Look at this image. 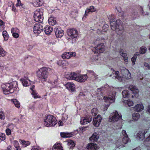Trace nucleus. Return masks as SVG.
Returning a JSON list of instances; mask_svg holds the SVG:
<instances>
[{"label": "nucleus", "mask_w": 150, "mask_h": 150, "mask_svg": "<svg viewBox=\"0 0 150 150\" xmlns=\"http://www.w3.org/2000/svg\"><path fill=\"white\" fill-rule=\"evenodd\" d=\"M110 24L112 30H115L116 33L121 35L123 31V28L121 25V21L120 20H116L113 15L109 16Z\"/></svg>", "instance_id": "nucleus-1"}, {"label": "nucleus", "mask_w": 150, "mask_h": 150, "mask_svg": "<svg viewBox=\"0 0 150 150\" xmlns=\"http://www.w3.org/2000/svg\"><path fill=\"white\" fill-rule=\"evenodd\" d=\"M105 87H102L100 88H98L96 91V95L97 97H100V98H98L99 100H101L103 98L105 102L107 103H112L114 102L115 100V97L116 94V92L113 91L112 92L109 93L108 97L104 96L103 94V91L105 90Z\"/></svg>", "instance_id": "nucleus-2"}, {"label": "nucleus", "mask_w": 150, "mask_h": 150, "mask_svg": "<svg viewBox=\"0 0 150 150\" xmlns=\"http://www.w3.org/2000/svg\"><path fill=\"white\" fill-rule=\"evenodd\" d=\"M4 93L5 94H8L9 93H13L18 87L17 83L13 81L10 83L4 84L1 85Z\"/></svg>", "instance_id": "nucleus-3"}, {"label": "nucleus", "mask_w": 150, "mask_h": 150, "mask_svg": "<svg viewBox=\"0 0 150 150\" xmlns=\"http://www.w3.org/2000/svg\"><path fill=\"white\" fill-rule=\"evenodd\" d=\"M48 69L43 67L39 69L37 71V76L42 81H46L48 77Z\"/></svg>", "instance_id": "nucleus-4"}, {"label": "nucleus", "mask_w": 150, "mask_h": 150, "mask_svg": "<svg viewBox=\"0 0 150 150\" xmlns=\"http://www.w3.org/2000/svg\"><path fill=\"white\" fill-rule=\"evenodd\" d=\"M57 123L55 118L52 115H47L44 119V124L47 127L54 126Z\"/></svg>", "instance_id": "nucleus-5"}, {"label": "nucleus", "mask_w": 150, "mask_h": 150, "mask_svg": "<svg viewBox=\"0 0 150 150\" xmlns=\"http://www.w3.org/2000/svg\"><path fill=\"white\" fill-rule=\"evenodd\" d=\"M43 9L42 8L38 9L34 12V20L36 22L42 23L43 20Z\"/></svg>", "instance_id": "nucleus-6"}, {"label": "nucleus", "mask_w": 150, "mask_h": 150, "mask_svg": "<svg viewBox=\"0 0 150 150\" xmlns=\"http://www.w3.org/2000/svg\"><path fill=\"white\" fill-rule=\"evenodd\" d=\"M109 118L110 121L117 122L122 120V115L120 114H119L117 111H115L112 113Z\"/></svg>", "instance_id": "nucleus-7"}, {"label": "nucleus", "mask_w": 150, "mask_h": 150, "mask_svg": "<svg viewBox=\"0 0 150 150\" xmlns=\"http://www.w3.org/2000/svg\"><path fill=\"white\" fill-rule=\"evenodd\" d=\"M67 33L68 35L72 39L77 38L78 36V31L74 28L68 29L67 30Z\"/></svg>", "instance_id": "nucleus-8"}, {"label": "nucleus", "mask_w": 150, "mask_h": 150, "mask_svg": "<svg viewBox=\"0 0 150 150\" xmlns=\"http://www.w3.org/2000/svg\"><path fill=\"white\" fill-rule=\"evenodd\" d=\"M43 27L42 24L40 23L36 24L34 26V33L36 35H38L43 31Z\"/></svg>", "instance_id": "nucleus-9"}, {"label": "nucleus", "mask_w": 150, "mask_h": 150, "mask_svg": "<svg viewBox=\"0 0 150 150\" xmlns=\"http://www.w3.org/2000/svg\"><path fill=\"white\" fill-rule=\"evenodd\" d=\"M105 47L103 43H100L96 47L92 50L95 53H100L103 52L104 50Z\"/></svg>", "instance_id": "nucleus-10"}, {"label": "nucleus", "mask_w": 150, "mask_h": 150, "mask_svg": "<svg viewBox=\"0 0 150 150\" xmlns=\"http://www.w3.org/2000/svg\"><path fill=\"white\" fill-rule=\"evenodd\" d=\"M129 141V139L128 138V136H125L122 137V142L119 143L120 141L119 140L118 142H116V146L117 147L120 148L125 146L122 143L124 144H126Z\"/></svg>", "instance_id": "nucleus-11"}, {"label": "nucleus", "mask_w": 150, "mask_h": 150, "mask_svg": "<svg viewBox=\"0 0 150 150\" xmlns=\"http://www.w3.org/2000/svg\"><path fill=\"white\" fill-rule=\"evenodd\" d=\"M77 74L74 72L69 73L65 75V78L68 80H76Z\"/></svg>", "instance_id": "nucleus-12"}, {"label": "nucleus", "mask_w": 150, "mask_h": 150, "mask_svg": "<svg viewBox=\"0 0 150 150\" xmlns=\"http://www.w3.org/2000/svg\"><path fill=\"white\" fill-rule=\"evenodd\" d=\"M56 36L57 38H61L63 35V31L59 27L54 29Z\"/></svg>", "instance_id": "nucleus-13"}, {"label": "nucleus", "mask_w": 150, "mask_h": 150, "mask_svg": "<svg viewBox=\"0 0 150 150\" xmlns=\"http://www.w3.org/2000/svg\"><path fill=\"white\" fill-rule=\"evenodd\" d=\"M76 53L75 52H67L64 53L62 55L63 59H69L72 57L75 56Z\"/></svg>", "instance_id": "nucleus-14"}, {"label": "nucleus", "mask_w": 150, "mask_h": 150, "mask_svg": "<svg viewBox=\"0 0 150 150\" xmlns=\"http://www.w3.org/2000/svg\"><path fill=\"white\" fill-rule=\"evenodd\" d=\"M87 78L86 74L78 75L77 74L76 81L80 82H83L86 81Z\"/></svg>", "instance_id": "nucleus-15"}, {"label": "nucleus", "mask_w": 150, "mask_h": 150, "mask_svg": "<svg viewBox=\"0 0 150 150\" xmlns=\"http://www.w3.org/2000/svg\"><path fill=\"white\" fill-rule=\"evenodd\" d=\"M92 120L91 116H87L85 117H82L80 121L82 125H85L90 122Z\"/></svg>", "instance_id": "nucleus-16"}, {"label": "nucleus", "mask_w": 150, "mask_h": 150, "mask_svg": "<svg viewBox=\"0 0 150 150\" xmlns=\"http://www.w3.org/2000/svg\"><path fill=\"white\" fill-rule=\"evenodd\" d=\"M102 119V117L100 115H98L97 117L93 119V125L96 127H98L101 122Z\"/></svg>", "instance_id": "nucleus-17"}, {"label": "nucleus", "mask_w": 150, "mask_h": 150, "mask_svg": "<svg viewBox=\"0 0 150 150\" xmlns=\"http://www.w3.org/2000/svg\"><path fill=\"white\" fill-rule=\"evenodd\" d=\"M121 72L123 75H125V77L126 79H130L131 76L130 72L127 69L124 68H122L121 69Z\"/></svg>", "instance_id": "nucleus-18"}, {"label": "nucleus", "mask_w": 150, "mask_h": 150, "mask_svg": "<svg viewBox=\"0 0 150 150\" xmlns=\"http://www.w3.org/2000/svg\"><path fill=\"white\" fill-rule=\"evenodd\" d=\"M99 147L95 144L90 143L88 144L86 146V150H96Z\"/></svg>", "instance_id": "nucleus-19"}, {"label": "nucleus", "mask_w": 150, "mask_h": 150, "mask_svg": "<svg viewBox=\"0 0 150 150\" xmlns=\"http://www.w3.org/2000/svg\"><path fill=\"white\" fill-rule=\"evenodd\" d=\"M65 86L68 89L72 92L75 90V85L72 83H68L65 85Z\"/></svg>", "instance_id": "nucleus-20"}, {"label": "nucleus", "mask_w": 150, "mask_h": 150, "mask_svg": "<svg viewBox=\"0 0 150 150\" xmlns=\"http://www.w3.org/2000/svg\"><path fill=\"white\" fill-rule=\"evenodd\" d=\"M128 88L134 94H137L139 93L138 89L135 86L130 85L129 86Z\"/></svg>", "instance_id": "nucleus-21"}, {"label": "nucleus", "mask_w": 150, "mask_h": 150, "mask_svg": "<svg viewBox=\"0 0 150 150\" xmlns=\"http://www.w3.org/2000/svg\"><path fill=\"white\" fill-rule=\"evenodd\" d=\"M96 11L95 8L93 6H91L88 8L85 11V14L84 15L85 16H84L83 19L85 18V16H87L88 13L90 12H92Z\"/></svg>", "instance_id": "nucleus-22"}, {"label": "nucleus", "mask_w": 150, "mask_h": 150, "mask_svg": "<svg viewBox=\"0 0 150 150\" xmlns=\"http://www.w3.org/2000/svg\"><path fill=\"white\" fill-rule=\"evenodd\" d=\"M99 134L96 132L93 133L92 136L90 138V140L92 142H96L99 138Z\"/></svg>", "instance_id": "nucleus-23"}, {"label": "nucleus", "mask_w": 150, "mask_h": 150, "mask_svg": "<svg viewBox=\"0 0 150 150\" xmlns=\"http://www.w3.org/2000/svg\"><path fill=\"white\" fill-rule=\"evenodd\" d=\"M136 138L139 140H142L144 138V135L141 131H139L136 134Z\"/></svg>", "instance_id": "nucleus-24"}, {"label": "nucleus", "mask_w": 150, "mask_h": 150, "mask_svg": "<svg viewBox=\"0 0 150 150\" xmlns=\"http://www.w3.org/2000/svg\"><path fill=\"white\" fill-rule=\"evenodd\" d=\"M60 135L63 138H68L73 136V133L61 132Z\"/></svg>", "instance_id": "nucleus-25"}, {"label": "nucleus", "mask_w": 150, "mask_h": 150, "mask_svg": "<svg viewBox=\"0 0 150 150\" xmlns=\"http://www.w3.org/2000/svg\"><path fill=\"white\" fill-rule=\"evenodd\" d=\"M62 148L61 144L58 143L55 144L52 147V149L53 150H63Z\"/></svg>", "instance_id": "nucleus-26"}, {"label": "nucleus", "mask_w": 150, "mask_h": 150, "mask_svg": "<svg viewBox=\"0 0 150 150\" xmlns=\"http://www.w3.org/2000/svg\"><path fill=\"white\" fill-rule=\"evenodd\" d=\"M22 83L23 85L25 86H27L29 85L30 84V81L27 79L25 77L21 79Z\"/></svg>", "instance_id": "nucleus-27"}, {"label": "nucleus", "mask_w": 150, "mask_h": 150, "mask_svg": "<svg viewBox=\"0 0 150 150\" xmlns=\"http://www.w3.org/2000/svg\"><path fill=\"white\" fill-rule=\"evenodd\" d=\"M144 107L142 104H137L134 108V110L137 112H139L143 110Z\"/></svg>", "instance_id": "nucleus-28"}, {"label": "nucleus", "mask_w": 150, "mask_h": 150, "mask_svg": "<svg viewBox=\"0 0 150 150\" xmlns=\"http://www.w3.org/2000/svg\"><path fill=\"white\" fill-rule=\"evenodd\" d=\"M53 30L52 28L50 26H47L44 28V31L47 35L50 34Z\"/></svg>", "instance_id": "nucleus-29"}, {"label": "nucleus", "mask_w": 150, "mask_h": 150, "mask_svg": "<svg viewBox=\"0 0 150 150\" xmlns=\"http://www.w3.org/2000/svg\"><path fill=\"white\" fill-rule=\"evenodd\" d=\"M57 64L58 65L62 67L66 66L68 64V62L65 60H59Z\"/></svg>", "instance_id": "nucleus-30"}, {"label": "nucleus", "mask_w": 150, "mask_h": 150, "mask_svg": "<svg viewBox=\"0 0 150 150\" xmlns=\"http://www.w3.org/2000/svg\"><path fill=\"white\" fill-rule=\"evenodd\" d=\"M48 23L50 25H54L56 24L57 22L54 17H51L48 19Z\"/></svg>", "instance_id": "nucleus-31"}, {"label": "nucleus", "mask_w": 150, "mask_h": 150, "mask_svg": "<svg viewBox=\"0 0 150 150\" xmlns=\"http://www.w3.org/2000/svg\"><path fill=\"white\" fill-rule=\"evenodd\" d=\"M11 101L12 102L16 107L18 108H19L20 106V104L18 101L16 99H12Z\"/></svg>", "instance_id": "nucleus-32"}, {"label": "nucleus", "mask_w": 150, "mask_h": 150, "mask_svg": "<svg viewBox=\"0 0 150 150\" xmlns=\"http://www.w3.org/2000/svg\"><path fill=\"white\" fill-rule=\"evenodd\" d=\"M35 6H38L41 5L43 3V0H35Z\"/></svg>", "instance_id": "nucleus-33"}, {"label": "nucleus", "mask_w": 150, "mask_h": 150, "mask_svg": "<svg viewBox=\"0 0 150 150\" xmlns=\"http://www.w3.org/2000/svg\"><path fill=\"white\" fill-rule=\"evenodd\" d=\"M88 73L91 74L93 76V78L94 80H96L98 79V75H96L93 71L89 70L88 71Z\"/></svg>", "instance_id": "nucleus-34"}, {"label": "nucleus", "mask_w": 150, "mask_h": 150, "mask_svg": "<svg viewBox=\"0 0 150 150\" xmlns=\"http://www.w3.org/2000/svg\"><path fill=\"white\" fill-rule=\"evenodd\" d=\"M140 117V115L139 113H134L132 115V117L134 120H137Z\"/></svg>", "instance_id": "nucleus-35"}, {"label": "nucleus", "mask_w": 150, "mask_h": 150, "mask_svg": "<svg viewBox=\"0 0 150 150\" xmlns=\"http://www.w3.org/2000/svg\"><path fill=\"white\" fill-rule=\"evenodd\" d=\"M68 145L70 146L69 148L70 149H72L75 145L74 142L71 140H69L68 141Z\"/></svg>", "instance_id": "nucleus-36"}, {"label": "nucleus", "mask_w": 150, "mask_h": 150, "mask_svg": "<svg viewBox=\"0 0 150 150\" xmlns=\"http://www.w3.org/2000/svg\"><path fill=\"white\" fill-rule=\"evenodd\" d=\"M120 54L123 57L124 60L125 62H127V54L123 52L122 51H121L120 52Z\"/></svg>", "instance_id": "nucleus-37"}, {"label": "nucleus", "mask_w": 150, "mask_h": 150, "mask_svg": "<svg viewBox=\"0 0 150 150\" xmlns=\"http://www.w3.org/2000/svg\"><path fill=\"white\" fill-rule=\"evenodd\" d=\"M6 54V52L0 45V57H4Z\"/></svg>", "instance_id": "nucleus-38"}, {"label": "nucleus", "mask_w": 150, "mask_h": 150, "mask_svg": "<svg viewBox=\"0 0 150 150\" xmlns=\"http://www.w3.org/2000/svg\"><path fill=\"white\" fill-rule=\"evenodd\" d=\"M139 53L137 52L135 54L134 56L132 58L131 60L132 62V64L134 65L135 64V62L136 61V59L137 57V56L139 55Z\"/></svg>", "instance_id": "nucleus-39"}, {"label": "nucleus", "mask_w": 150, "mask_h": 150, "mask_svg": "<svg viewBox=\"0 0 150 150\" xmlns=\"http://www.w3.org/2000/svg\"><path fill=\"white\" fill-rule=\"evenodd\" d=\"M31 93L35 98H41L40 97L38 94V93H37L35 90H33V91H32Z\"/></svg>", "instance_id": "nucleus-40"}, {"label": "nucleus", "mask_w": 150, "mask_h": 150, "mask_svg": "<svg viewBox=\"0 0 150 150\" xmlns=\"http://www.w3.org/2000/svg\"><path fill=\"white\" fill-rule=\"evenodd\" d=\"M3 35L4 38V40H7L8 38V35L6 31H4L3 32Z\"/></svg>", "instance_id": "nucleus-41"}, {"label": "nucleus", "mask_w": 150, "mask_h": 150, "mask_svg": "<svg viewBox=\"0 0 150 150\" xmlns=\"http://www.w3.org/2000/svg\"><path fill=\"white\" fill-rule=\"evenodd\" d=\"M21 143L24 147L29 145L30 144V143L28 141H25L23 140H21Z\"/></svg>", "instance_id": "nucleus-42"}, {"label": "nucleus", "mask_w": 150, "mask_h": 150, "mask_svg": "<svg viewBox=\"0 0 150 150\" xmlns=\"http://www.w3.org/2000/svg\"><path fill=\"white\" fill-rule=\"evenodd\" d=\"M14 145L17 150H21L20 148L19 144L18 141H14Z\"/></svg>", "instance_id": "nucleus-43"}, {"label": "nucleus", "mask_w": 150, "mask_h": 150, "mask_svg": "<svg viewBox=\"0 0 150 150\" xmlns=\"http://www.w3.org/2000/svg\"><path fill=\"white\" fill-rule=\"evenodd\" d=\"M98 112V110L96 108H93L91 111V113L92 115L93 116H96Z\"/></svg>", "instance_id": "nucleus-44"}, {"label": "nucleus", "mask_w": 150, "mask_h": 150, "mask_svg": "<svg viewBox=\"0 0 150 150\" xmlns=\"http://www.w3.org/2000/svg\"><path fill=\"white\" fill-rule=\"evenodd\" d=\"M122 94L123 97H127L129 95L128 91L127 90H124L122 92Z\"/></svg>", "instance_id": "nucleus-45"}, {"label": "nucleus", "mask_w": 150, "mask_h": 150, "mask_svg": "<svg viewBox=\"0 0 150 150\" xmlns=\"http://www.w3.org/2000/svg\"><path fill=\"white\" fill-rule=\"evenodd\" d=\"M11 32L12 33H20L19 29L17 28H12L11 30Z\"/></svg>", "instance_id": "nucleus-46"}, {"label": "nucleus", "mask_w": 150, "mask_h": 150, "mask_svg": "<svg viewBox=\"0 0 150 150\" xmlns=\"http://www.w3.org/2000/svg\"><path fill=\"white\" fill-rule=\"evenodd\" d=\"M146 48L144 47H142L140 48V53L141 54H144L146 51Z\"/></svg>", "instance_id": "nucleus-47"}, {"label": "nucleus", "mask_w": 150, "mask_h": 150, "mask_svg": "<svg viewBox=\"0 0 150 150\" xmlns=\"http://www.w3.org/2000/svg\"><path fill=\"white\" fill-rule=\"evenodd\" d=\"M124 103H126L129 106H131L133 104V103L132 101L130 100L125 101Z\"/></svg>", "instance_id": "nucleus-48"}, {"label": "nucleus", "mask_w": 150, "mask_h": 150, "mask_svg": "<svg viewBox=\"0 0 150 150\" xmlns=\"http://www.w3.org/2000/svg\"><path fill=\"white\" fill-rule=\"evenodd\" d=\"M108 26L107 24L104 25L103 26V30L104 32H106L108 30Z\"/></svg>", "instance_id": "nucleus-49"}, {"label": "nucleus", "mask_w": 150, "mask_h": 150, "mask_svg": "<svg viewBox=\"0 0 150 150\" xmlns=\"http://www.w3.org/2000/svg\"><path fill=\"white\" fill-rule=\"evenodd\" d=\"M98 59V57L97 56H93L92 57L91 59V60L92 62H95Z\"/></svg>", "instance_id": "nucleus-50"}, {"label": "nucleus", "mask_w": 150, "mask_h": 150, "mask_svg": "<svg viewBox=\"0 0 150 150\" xmlns=\"http://www.w3.org/2000/svg\"><path fill=\"white\" fill-rule=\"evenodd\" d=\"M5 139V135L2 133L0 134V139L2 141L4 140Z\"/></svg>", "instance_id": "nucleus-51"}, {"label": "nucleus", "mask_w": 150, "mask_h": 150, "mask_svg": "<svg viewBox=\"0 0 150 150\" xmlns=\"http://www.w3.org/2000/svg\"><path fill=\"white\" fill-rule=\"evenodd\" d=\"M5 117L3 113V112L2 111H0V119L1 120H4V119Z\"/></svg>", "instance_id": "nucleus-52"}, {"label": "nucleus", "mask_w": 150, "mask_h": 150, "mask_svg": "<svg viewBox=\"0 0 150 150\" xmlns=\"http://www.w3.org/2000/svg\"><path fill=\"white\" fill-rule=\"evenodd\" d=\"M19 33H12V34L13 37L14 38H17L19 37Z\"/></svg>", "instance_id": "nucleus-53"}, {"label": "nucleus", "mask_w": 150, "mask_h": 150, "mask_svg": "<svg viewBox=\"0 0 150 150\" xmlns=\"http://www.w3.org/2000/svg\"><path fill=\"white\" fill-rule=\"evenodd\" d=\"M6 134L7 135H9L11 134V130L9 128H7L6 129Z\"/></svg>", "instance_id": "nucleus-54"}, {"label": "nucleus", "mask_w": 150, "mask_h": 150, "mask_svg": "<svg viewBox=\"0 0 150 150\" xmlns=\"http://www.w3.org/2000/svg\"><path fill=\"white\" fill-rule=\"evenodd\" d=\"M23 4L21 3V2L20 0H19L17 1V3L16 5V6H22Z\"/></svg>", "instance_id": "nucleus-55"}, {"label": "nucleus", "mask_w": 150, "mask_h": 150, "mask_svg": "<svg viewBox=\"0 0 150 150\" xmlns=\"http://www.w3.org/2000/svg\"><path fill=\"white\" fill-rule=\"evenodd\" d=\"M144 64L145 67H146L148 69L150 70V66L147 63L144 62Z\"/></svg>", "instance_id": "nucleus-56"}, {"label": "nucleus", "mask_w": 150, "mask_h": 150, "mask_svg": "<svg viewBox=\"0 0 150 150\" xmlns=\"http://www.w3.org/2000/svg\"><path fill=\"white\" fill-rule=\"evenodd\" d=\"M69 2V0H63L62 3L64 5H66Z\"/></svg>", "instance_id": "nucleus-57"}, {"label": "nucleus", "mask_w": 150, "mask_h": 150, "mask_svg": "<svg viewBox=\"0 0 150 150\" xmlns=\"http://www.w3.org/2000/svg\"><path fill=\"white\" fill-rule=\"evenodd\" d=\"M142 15H143L144 16L145 15H148L149 13L148 12H146V13H144V12L143 11V10L142 8Z\"/></svg>", "instance_id": "nucleus-58"}, {"label": "nucleus", "mask_w": 150, "mask_h": 150, "mask_svg": "<svg viewBox=\"0 0 150 150\" xmlns=\"http://www.w3.org/2000/svg\"><path fill=\"white\" fill-rule=\"evenodd\" d=\"M119 73V72L118 71H115V75H116L115 76V78H117V76H118Z\"/></svg>", "instance_id": "nucleus-59"}, {"label": "nucleus", "mask_w": 150, "mask_h": 150, "mask_svg": "<svg viewBox=\"0 0 150 150\" xmlns=\"http://www.w3.org/2000/svg\"><path fill=\"white\" fill-rule=\"evenodd\" d=\"M31 150H40L39 147H35L33 148Z\"/></svg>", "instance_id": "nucleus-60"}, {"label": "nucleus", "mask_w": 150, "mask_h": 150, "mask_svg": "<svg viewBox=\"0 0 150 150\" xmlns=\"http://www.w3.org/2000/svg\"><path fill=\"white\" fill-rule=\"evenodd\" d=\"M109 104H108L106 105H105L104 107V108L103 109V110L104 111H105L107 110L109 106Z\"/></svg>", "instance_id": "nucleus-61"}, {"label": "nucleus", "mask_w": 150, "mask_h": 150, "mask_svg": "<svg viewBox=\"0 0 150 150\" xmlns=\"http://www.w3.org/2000/svg\"><path fill=\"white\" fill-rule=\"evenodd\" d=\"M122 133L123 136V137L125 136H127V134H126V131L124 130H123L122 131Z\"/></svg>", "instance_id": "nucleus-62"}, {"label": "nucleus", "mask_w": 150, "mask_h": 150, "mask_svg": "<svg viewBox=\"0 0 150 150\" xmlns=\"http://www.w3.org/2000/svg\"><path fill=\"white\" fill-rule=\"evenodd\" d=\"M147 111L150 115V105H148L147 108Z\"/></svg>", "instance_id": "nucleus-63"}, {"label": "nucleus", "mask_w": 150, "mask_h": 150, "mask_svg": "<svg viewBox=\"0 0 150 150\" xmlns=\"http://www.w3.org/2000/svg\"><path fill=\"white\" fill-rule=\"evenodd\" d=\"M58 124L59 126H62L63 125L64 123L62 121H59L58 122Z\"/></svg>", "instance_id": "nucleus-64"}]
</instances>
